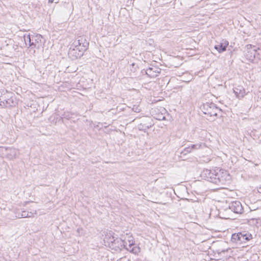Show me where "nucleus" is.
<instances>
[{"instance_id": "7", "label": "nucleus", "mask_w": 261, "mask_h": 261, "mask_svg": "<svg viewBox=\"0 0 261 261\" xmlns=\"http://www.w3.org/2000/svg\"><path fill=\"white\" fill-rule=\"evenodd\" d=\"M230 210L234 213L241 214L243 212V207L240 201H234L229 203L228 208L225 211H227Z\"/></svg>"}, {"instance_id": "22", "label": "nucleus", "mask_w": 261, "mask_h": 261, "mask_svg": "<svg viewBox=\"0 0 261 261\" xmlns=\"http://www.w3.org/2000/svg\"><path fill=\"white\" fill-rule=\"evenodd\" d=\"M257 191L258 193H261V187H260L258 189Z\"/></svg>"}, {"instance_id": "1", "label": "nucleus", "mask_w": 261, "mask_h": 261, "mask_svg": "<svg viewBox=\"0 0 261 261\" xmlns=\"http://www.w3.org/2000/svg\"><path fill=\"white\" fill-rule=\"evenodd\" d=\"M129 238L130 239L128 240L126 242L117 237L116 236H114L113 232H109L106 234L104 241L108 244L110 248L115 251H121L125 248L127 250L136 253L138 248L134 247V241L130 237Z\"/></svg>"}, {"instance_id": "12", "label": "nucleus", "mask_w": 261, "mask_h": 261, "mask_svg": "<svg viewBox=\"0 0 261 261\" xmlns=\"http://www.w3.org/2000/svg\"><path fill=\"white\" fill-rule=\"evenodd\" d=\"M228 41L225 40H222V41L217 45H215L214 48L219 53H221L226 50L228 45Z\"/></svg>"}, {"instance_id": "23", "label": "nucleus", "mask_w": 261, "mask_h": 261, "mask_svg": "<svg viewBox=\"0 0 261 261\" xmlns=\"http://www.w3.org/2000/svg\"><path fill=\"white\" fill-rule=\"evenodd\" d=\"M48 2H49V3H53V2H54V0H49V1H48Z\"/></svg>"}, {"instance_id": "5", "label": "nucleus", "mask_w": 261, "mask_h": 261, "mask_svg": "<svg viewBox=\"0 0 261 261\" xmlns=\"http://www.w3.org/2000/svg\"><path fill=\"white\" fill-rule=\"evenodd\" d=\"M246 47L245 57L248 60L253 62L256 58H259V54L257 53V48L255 46L248 44Z\"/></svg>"}, {"instance_id": "14", "label": "nucleus", "mask_w": 261, "mask_h": 261, "mask_svg": "<svg viewBox=\"0 0 261 261\" xmlns=\"http://www.w3.org/2000/svg\"><path fill=\"white\" fill-rule=\"evenodd\" d=\"M13 104V99L12 98L0 101V106L4 107H11Z\"/></svg>"}, {"instance_id": "21", "label": "nucleus", "mask_w": 261, "mask_h": 261, "mask_svg": "<svg viewBox=\"0 0 261 261\" xmlns=\"http://www.w3.org/2000/svg\"><path fill=\"white\" fill-rule=\"evenodd\" d=\"M156 119H158L159 120H163L165 119V117L161 115V116H159V117L158 118H157Z\"/></svg>"}, {"instance_id": "17", "label": "nucleus", "mask_w": 261, "mask_h": 261, "mask_svg": "<svg viewBox=\"0 0 261 261\" xmlns=\"http://www.w3.org/2000/svg\"><path fill=\"white\" fill-rule=\"evenodd\" d=\"M203 144L202 143H198L196 144H192L190 146L192 150H197L202 147Z\"/></svg>"}, {"instance_id": "3", "label": "nucleus", "mask_w": 261, "mask_h": 261, "mask_svg": "<svg viewBox=\"0 0 261 261\" xmlns=\"http://www.w3.org/2000/svg\"><path fill=\"white\" fill-rule=\"evenodd\" d=\"M89 42L85 36H79L71 45L69 52V56L72 60L80 58L88 49Z\"/></svg>"}, {"instance_id": "6", "label": "nucleus", "mask_w": 261, "mask_h": 261, "mask_svg": "<svg viewBox=\"0 0 261 261\" xmlns=\"http://www.w3.org/2000/svg\"><path fill=\"white\" fill-rule=\"evenodd\" d=\"M0 150L6 158L10 160L15 158L18 153V150L12 147H1Z\"/></svg>"}, {"instance_id": "10", "label": "nucleus", "mask_w": 261, "mask_h": 261, "mask_svg": "<svg viewBox=\"0 0 261 261\" xmlns=\"http://www.w3.org/2000/svg\"><path fill=\"white\" fill-rule=\"evenodd\" d=\"M161 69L156 66L151 65L145 70V73L150 78H154L159 75Z\"/></svg>"}, {"instance_id": "11", "label": "nucleus", "mask_w": 261, "mask_h": 261, "mask_svg": "<svg viewBox=\"0 0 261 261\" xmlns=\"http://www.w3.org/2000/svg\"><path fill=\"white\" fill-rule=\"evenodd\" d=\"M233 90L236 96L239 99L243 98L246 94L245 89L241 85L234 87Z\"/></svg>"}, {"instance_id": "24", "label": "nucleus", "mask_w": 261, "mask_h": 261, "mask_svg": "<svg viewBox=\"0 0 261 261\" xmlns=\"http://www.w3.org/2000/svg\"><path fill=\"white\" fill-rule=\"evenodd\" d=\"M138 261H141V260H138Z\"/></svg>"}, {"instance_id": "4", "label": "nucleus", "mask_w": 261, "mask_h": 261, "mask_svg": "<svg viewBox=\"0 0 261 261\" xmlns=\"http://www.w3.org/2000/svg\"><path fill=\"white\" fill-rule=\"evenodd\" d=\"M201 110L204 114L213 120H215V117L221 113V109L217 107L215 103L212 102L203 103L201 107Z\"/></svg>"}, {"instance_id": "2", "label": "nucleus", "mask_w": 261, "mask_h": 261, "mask_svg": "<svg viewBox=\"0 0 261 261\" xmlns=\"http://www.w3.org/2000/svg\"><path fill=\"white\" fill-rule=\"evenodd\" d=\"M201 176L207 181L219 186L225 185L230 179L228 172L219 168L212 170L205 169L201 173Z\"/></svg>"}, {"instance_id": "18", "label": "nucleus", "mask_w": 261, "mask_h": 261, "mask_svg": "<svg viewBox=\"0 0 261 261\" xmlns=\"http://www.w3.org/2000/svg\"><path fill=\"white\" fill-rule=\"evenodd\" d=\"M191 148L190 146L186 147L184 149L183 151L181 152V154L186 155L187 153H190L192 151Z\"/></svg>"}, {"instance_id": "19", "label": "nucleus", "mask_w": 261, "mask_h": 261, "mask_svg": "<svg viewBox=\"0 0 261 261\" xmlns=\"http://www.w3.org/2000/svg\"><path fill=\"white\" fill-rule=\"evenodd\" d=\"M138 128L139 130H146L149 128V126L146 125L145 124H143L142 123H140L138 125Z\"/></svg>"}, {"instance_id": "20", "label": "nucleus", "mask_w": 261, "mask_h": 261, "mask_svg": "<svg viewBox=\"0 0 261 261\" xmlns=\"http://www.w3.org/2000/svg\"><path fill=\"white\" fill-rule=\"evenodd\" d=\"M132 110L135 112L139 113L141 111V109L139 106L134 105L132 108Z\"/></svg>"}, {"instance_id": "9", "label": "nucleus", "mask_w": 261, "mask_h": 261, "mask_svg": "<svg viewBox=\"0 0 261 261\" xmlns=\"http://www.w3.org/2000/svg\"><path fill=\"white\" fill-rule=\"evenodd\" d=\"M14 212L15 214V217L18 218H32L34 216L35 214H37V211L35 210L31 211H21V212H19L18 210H14Z\"/></svg>"}, {"instance_id": "16", "label": "nucleus", "mask_w": 261, "mask_h": 261, "mask_svg": "<svg viewBox=\"0 0 261 261\" xmlns=\"http://www.w3.org/2000/svg\"><path fill=\"white\" fill-rule=\"evenodd\" d=\"M23 39L26 45H29L30 46V44H31V40H32V35L31 36L30 34H25L23 35Z\"/></svg>"}, {"instance_id": "15", "label": "nucleus", "mask_w": 261, "mask_h": 261, "mask_svg": "<svg viewBox=\"0 0 261 261\" xmlns=\"http://www.w3.org/2000/svg\"><path fill=\"white\" fill-rule=\"evenodd\" d=\"M240 232L233 233L231 236V241L232 242L240 244Z\"/></svg>"}, {"instance_id": "8", "label": "nucleus", "mask_w": 261, "mask_h": 261, "mask_svg": "<svg viewBox=\"0 0 261 261\" xmlns=\"http://www.w3.org/2000/svg\"><path fill=\"white\" fill-rule=\"evenodd\" d=\"M42 40L43 37L40 34L32 35V40L30 46L38 49L40 48L43 43Z\"/></svg>"}, {"instance_id": "13", "label": "nucleus", "mask_w": 261, "mask_h": 261, "mask_svg": "<svg viewBox=\"0 0 261 261\" xmlns=\"http://www.w3.org/2000/svg\"><path fill=\"white\" fill-rule=\"evenodd\" d=\"M251 238L252 236L251 234L245 233V232H241L240 236V244L245 243Z\"/></svg>"}]
</instances>
